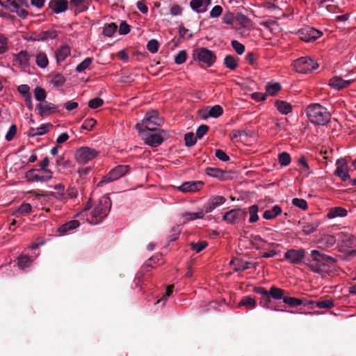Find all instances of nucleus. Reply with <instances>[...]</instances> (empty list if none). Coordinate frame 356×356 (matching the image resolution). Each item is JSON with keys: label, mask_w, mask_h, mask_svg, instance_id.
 Masks as SVG:
<instances>
[{"label": "nucleus", "mask_w": 356, "mask_h": 356, "mask_svg": "<svg viewBox=\"0 0 356 356\" xmlns=\"http://www.w3.org/2000/svg\"><path fill=\"white\" fill-rule=\"evenodd\" d=\"M111 207V201L109 197L105 195L99 198L90 212H88L90 208V202H88L80 215L83 216H86V221L89 223L97 225L102 222L108 215Z\"/></svg>", "instance_id": "1"}, {"label": "nucleus", "mask_w": 356, "mask_h": 356, "mask_svg": "<svg viewBox=\"0 0 356 356\" xmlns=\"http://www.w3.org/2000/svg\"><path fill=\"white\" fill-rule=\"evenodd\" d=\"M309 121L316 124L325 125L330 118V114L327 108L319 104H311L305 110Z\"/></svg>", "instance_id": "2"}, {"label": "nucleus", "mask_w": 356, "mask_h": 356, "mask_svg": "<svg viewBox=\"0 0 356 356\" xmlns=\"http://www.w3.org/2000/svg\"><path fill=\"white\" fill-rule=\"evenodd\" d=\"M162 124L163 119L159 117V113L155 110H152L147 112L142 122L136 124L135 127L140 133L145 132V130L154 131Z\"/></svg>", "instance_id": "3"}, {"label": "nucleus", "mask_w": 356, "mask_h": 356, "mask_svg": "<svg viewBox=\"0 0 356 356\" xmlns=\"http://www.w3.org/2000/svg\"><path fill=\"white\" fill-rule=\"evenodd\" d=\"M312 261L308 264L309 267L314 272L320 273L327 270V263L336 261V259L330 256L321 253L318 250H312Z\"/></svg>", "instance_id": "4"}, {"label": "nucleus", "mask_w": 356, "mask_h": 356, "mask_svg": "<svg viewBox=\"0 0 356 356\" xmlns=\"http://www.w3.org/2000/svg\"><path fill=\"white\" fill-rule=\"evenodd\" d=\"M0 4L9 11L16 13L23 19L28 15V12L22 8L24 6H27L26 0H0Z\"/></svg>", "instance_id": "5"}, {"label": "nucleus", "mask_w": 356, "mask_h": 356, "mask_svg": "<svg viewBox=\"0 0 356 356\" xmlns=\"http://www.w3.org/2000/svg\"><path fill=\"white\" fill-rule=\"evenodd\" d=\"M340 250L347 254L356 253V238L350 234L340 232L339 234Z\"/></svg>", "instance_id": "6"}, {"label": "nucleus", "mask_w": 356, "mask_h": 356, "mask_svg": "<svg viewBox=\"0 0 356 356\" xmlns=\"http://www.w3.org/2000/svg\"><path fill=\"white\" fill-rule=\"evenodd\" d=\"M293 66L297 72L306 74L316 70L318 65L315 60L305 56L294 60Z\"/></svg>", "instance_id": "7"}, {"label": "nucleus", "mask_w": 356, "mask_h": 356, "mask_svg": "<svg viewBox=\"0 0 356 356\" xmlns=\"http://www.w3.org/2000/svg\"><path fill=\"white\" fill-rule=\"evenodd\" d=\"M25 178L27 181L31 182H45L52 178V172L51 170L31 169L26 172Z\"/></svg>", "instance_id": "8"}, {"label": "nucleus", "mask_w": 356, "mask_h": 356, "mask_svg": "<svg viewBox=\"0 0 356 356\" xmlns=\"http://www.w3.org/2000/svg\"><path fill=\"white\" fill-rule=\"evenodd\" d=\"M130 170L129 165H120L113 168L103 179L101 180L98 186H102L104 183H108L115 181L121 177L125 175Z\"/></svg>", "instance_id": "9"}, {"label": "nucleus", "mask_w": 356, "mask_h": 356, "mask_svg": "<svg viewBox=\"0 0 356 356\" xmlns=\"http://www.w3.org/2000/svg\"><path fill=\"white\" fill-rule=\"evenodd\" d=\"M98 152L89 147H82L76 151L75 158L79 164L84 165L94 159Z\"/></svg>", "instance_id": "10"}, {"label": "nucleus", "mask_w": 356, "mask_h": 356, "mask_svg": "<svg viewBox=\"0 0 356 356\" xmlns=\"http://www.w3.org/2000/svg\"><path fill=\"white\" fill-rule=\"evenodd\" d=\"M194 55L200 62L206 64L208 67H211L216 60L214 52L204 47L195 49Z\"/></svg>", "instance_id": "11"}, {"label": "nucleus", "mask_w": 356, "mask_h": 356, "mask_svg": "<svg viewBox=\"0 0 356 356\" xmlns=\"http://www.w3.org/2000/svg\"><path fill=\"white\" fill-rule=\"evenodd\" d=\"M247 212L241 209H232L226 212L222 220L229 224H236L245 220Z\"/></svg>", "instance_id": "12"}, {"label": "nucleus", "mask_w": 356, "mask_h": 356, "mask_svg": "<svg viewBox=\"0 0 356 356\" xmlns=\"http://www.w3.org/2000/svg\"><path fill=\"white\" fill-rule=\"evenodd\" d=\"M164 133L165 131L163 130H161L158 132H147V134H145L143 139L145 144L150 147H158L163 141L162 134Z\"/></svg>", "instance_id": "13"}, {"label": "nucleus", "mask_w": 356, "mask_h": 356, "mask_svg": "<svg viewBox=\"0 0 356 356\" xmlns=\"http://www.w3.org/2000/svg\"><path fill=\"white\" fill-rule=\"evenodd\" d=\"M31 57L32 56L26 50H22L13 55V65L26 68L30 65Z\"/></svg>", "instance_id": "14"}, {"label": "nucleus", "mask_w": 356, "mask_h": 356, "mask_svg": "<svg viewBox=\"0 0 356 356\" xmlns=\"http://www.w3.org/2000/svg\"><path fill=\"white\" fill-rule=\"evenodd\" d=\"M298 34L300 39L306 42L315 41L321 35V33L320 31L311 27L302 29L299 31Z\"/></svg>", "instance_id": "15"}, {"label": "nucleus", "mask_w": 356, "mask_h": 356, "mask_svg": "<svg viewBox=\"0 0 356 356\" xmlns=\"http://www.w3.org/2000/svg\"><path fill=\"white\" fill-rule=\"evenodd\" d=\"M337 168L334 171V175L339 177L343 181L350 180L348 174V167L345 159H339L336 162Z\"/></svg>", "instance_id": "16"}, {"label": "nucleus", "mask_w": 356, "mask_h": 356, "mask_svg": "<svg viewBox=\"0 0 356 356\" xmlns=\"http://www.w3.org/2000/svg\"><path fill=\"white\" fill-rule=\"evenodd\" d=\"M36 110H38V114L41 117L44 118L57 112L58 106L52 103L44 102L36 106Z\"/></svg>", "instance_id": "17"}, {"label": "nucleus", "mask_w": 356, "mask_h": 356, "mask_svg": "<svg viewBox=\"0 0 356 356\" xmlns=\"http://www.w3.org/2000/svg\"><path fill=\"white\" fill-rule=\"evenodd\" d=\"M305 254L303 249H291L284 253V257L292 264H299Z\"/></svg>", "instance_id": "18"}, {"label": "nucleus", "mask_w": 356, "mask_h": 356, "mask_svg": "<svg viewBox=\"0 0 356 356\" xmlns=\"http://www.w3.org/2000/svg\"><path fill=\"white\" fill-rule=\"evenodd\" d=\"M203 185V182L200 181H186L179 186L178 190L183 193H193L201 190Z\"/></svg>", "instance_id": "19"}, {"label": "nucleus", "mask_w": 356, "mask_h": 356, "mask_svg": "<svg viewBox=\"0 0 356 356\" xmlns=\"http://www.w3.org/2000/svg\"><path fill=\"white\" fill-rule=\"evenodd\" d=\"M336 241L334 236L323 234L318 240V248L325 250H330L335 245Z\"/></svg>", "instance_id": "20"}, {"label": "nucleus", "mask_w": 356, "mask_h": 356, "mask_svg": "<svg viewBox=\"0 0 356 356\" xmlns=\"http://www.w3.org/2000/svg\"><path fill=\"white\" fill-rule=\"evenodd\" d=\"M211 3V0H191L190 6L192 10L197 13H204L207 12Z\"/></svg>", "instance_id": "21"}, {"label": "nucleus", "mask_w": 356, "mask_h": 356, "mask_svg": "<svg viewBox=\"0 0 356 356\" xmlns=\"http://www.w3.org/2000/svg\"><path fill=\"white\" fill-rule=\"evenodd\" d=\"M353 82V80L352 79L343 80L341 77L336 76L330 79L329 86L335 90H341L347 88Z\"/></svg>", "instance_id": "22"}, {"label": "nucleus", "mask_w": 356, "mask_h": 356, "mask_svg": "<svg viewBox=\"0 0 356 356\" xmlns=\"http://www.w3.org/2000/svg\"><path fill=\"white\" fill-rule=\"evenodd\" d=\"M225 202V198L222 196H215L211 197L204 205L205 213L211 212L217 207L222 204Z\"/></svg>", "instance_id": "23"}, {"label": "nucleus", "mask_w": 356, "mask_h": 356, "mask_svg": "<svg viewBox=\"0 0 356 356\" xmlns=\"http://www.w3.org/2000/svg\"><path fill=\"white\" fill-rule=\"evenodd\" d=\"M49 8L55 13H60L67 10L68 1L67 0H51L49 2Z\"/></svg>", "instance_id": "24"}, {"label": "nucleus", "mask_w": 356, "mask_h": 356, "mask_svg": "<svg viewBox=\"0 0 356 356\" xmlns=\"http://www.w3.org/2000/svg\"><path fill=\"white\" fill-rule=\"evenodd\" d=\"M71 54V49L68 45H62L55 51V58L57 63L63 62Z\"/></svg>", "instance_id": "25"}, {"label": "nucleus", "mask_w": 356, "mask_h": 356, "mask_svg": "<svg viewBox=\"0 0 356 356\" xmlns=\"http://www.w3.org/2000/svg\"><path fill=\"white\" fill-rule=\"evenodd\" d=\"M52 127V124L50 123L42 124L40 127L37 128H31L29 130L28 135L29 136H42L47 133H48L50 130V128Z\"/></svg>", "instance_id": "26"}, {"label": "nucleus", "mask_w": 356, "mask_h": 356, "mask_svg": "<svg viewBox=\"0 0 356 356\" xmlns=\"http://www.w3.org/2000/svg\"><path fill=\"white\" fill-rule=\"evenodd\" d=\"M348 215L347 210L341 207H335L330 208L327 213V218L328 219H332L337 217L343 218Z\"/></svg>", "instance_id": "27"}, {"label": "nucleus", "mask_w": 356, "mask_h": 356, "mask_svg": "<svg viewBox=\"0 0 356 356\" xmlns=\"http://www.w3.org/2000/svg\"><path fill=\"white\" fill-rule=\"evenodd\" d=\"M223 113V109L220 105H215L211 107H207L204 111V118H207L209 117L211 118H218Z\"/></svg>", "instance_id": "28"}, {"label": "nucleus", "mask_w": 356, "mask_h": 356, "mask_svg": "<svg viewBox=\"0 0 356 356\" xmlns=\"http://www.w3.org/2000/svg\"><path fill=\"white\" fill-rule=\"evenodd\" d=\"M205 210H200L197 212H186L181 214L184 222L195 220L197 219H202L205 215Z\"/></svg>", "instance_id": "29"}, {"label": "nucleus", "mask_w": 356, "mask_h": 356, "mask_svg": "<svg viewBox=\"0 0 356 356\" xmlns=\"http://www.w3.org/2000/svg\"><path fill=\"white\" fill-rule=\"evenodd\" d=\"M282 212V208L279 205H275L271 209L265 211L263 217L266 220H272L280 216Z\"/></svg>", "instance_id": "30"}, {"label": "nucleus", "mask_w": 356, "mask_h": 356, "mask_svg": "<svg viewBox=\"0 0 356 356\" xmlns=\"http://www.w3.org/2000/svg\"><path fill=\"white\" fill-rule=\"evenodd\" d=\"M318 227L317 222H304L302 223L301 230L304 235H309L316 232Z\"/></svg>", "instance_id": "31"}, {"label": "nucleus", "mask_w": 356, "mask_h": 356, "mask_svg": "<svg viewBox=\"0 0 356 356\" xmlns=\"http://www.w3.org/2000/svg\"><path fill=\"white\" fill-rule=\"evenodd\" d=\"M275 106H276L277 109L278 110V111L283 115H287L292 111L291 105L285 101H282V100L276 101Z\"/></svg>", "instance_id": "32"}, {"label": "nucleus", "mask_w": 356, "mask_h": 356, "mask_svg": "<svg viewBox=\"0 0 356 356\" xmlns=\"http://www.w3.org/2000/svg\"><path fill=\"white\" fill-rule=\"evenodd\" d=\"M36 65L44 69L49 65V59L47 55L44 52H40L35 56Z\"/></svg>", "instance_id": "33"}, {"label": "nucleus", "mask_w": 356, "mask_h": 356, "mask_svg": "<svg viewBox=\"0 0 356 356\" xmlns=\"http://www.w3.org/2000/svg\"><path fill=\"white\" fill-rule=\"evenodd\" d=\"M55 190L51 195L58 200H65V187L63 184H58L54 186Z\"/></svg>", "instance_id": "34"}, {"label": "nucleus", "mask_w": 356, "mask_h": 356, "mask_svg": "<svg viewBox=\"0 0 356 356\" xmlns=\"http://www.w3.org/2000/svg\"><path fill=\"white\" fill-rule=\"evenodd\" d=\"M40 40L41 41H47L49 40H53L57 38L58 33L57 31L54 29H49L47 31H43L39 33Z\"/></svg>", "instance_id": "35"}, {"label": "nucleus", "mask_w": 356, "mask_h": 356, "mask_svg": "<svg viewBox=\"0 0 356 356\" xmlns=\"http://www.w3.org/2000/svg\"><path fill=\"white\" fill-rule=\"evenodd\" d=\"M118 26L115 23L105 24L103 27V34L106 36L111 38L116 33Z\"/></svg>", "instance_id": "36"}, {"label": "nucleus", "mask_w": 356, "mask_h": 356, "mask_svg": "<svg viewBox=\"0 0 356 356\" xmlns=\"http://www.w3.org/2000/svg\"><path fill=\"white\" fill-rule=\"evenodd\" d=\"M258 212H259V207L257 205H252L250 206L249 208H248V213H249V222L250 223H254V222H256L257 221H258L259 220V216H258Z\"/></svg>", "instance_id": "37"}, {"label": "nucleus", "mask_w": 356, "mask_h": 356, "mask_svg": "<svg viewBox=\"0 0 356 356\" xmlns=\"http://www.w3.org/2000/svg\"><path fill=\"white\" fill-rule=\"evenodd\" d=\"M65 76L60 74V73H56L52 76V79L51 81V83L56 88L63 86L64 83H65Z\"/></svg>", "instance_id": "38"}, {"label": "nucleus", "mask_w": 356, "mask_h": 356, "mask_svg": "<svg viewBox=\"0 0 356 356\" xmlns=\"http://www.w3.org/2000/svg\"><path fill=\"white\" fill-rule=\"evenodd\" d=\"M240 304L245 307L247 309H252L256 307L257 302L255 299L250 296H245L241 300Z\"/></svg>", "instance_id": "39"}, {"label": "nucleus", "mask_w": 356, "mask_h": 356, "mask_svg": "<svg viewBox=\"0 0 356 356\" xmlns=\"http://www.w3.org/2000/svg\"><path fill=\"white\" fill-rule=\"evenodd\" d=\"M277 159L282 166H287L291 161L290 154L286 152L280 153L277 156Z\"/></svg>", "instance_id": "40"}, {"label": "nucleus", "mask_w": 356, "mask_h": 356, "mask_svg": "<svg viewBox=\"0 0 356 356\" xmlns=\"http://www.w3.org/2000/svg\"><path fill=\"white\" fill-rule=\"evenodd\" d=\"M224 63L227 68L232 70H235L238 67V60L230 55L225 56Z\"/></svg>", "instance_id": "41"}, {"label": "nucleus", "mask_w": 356, "mask_h": 356, "mask_svg": "<svg viewBox=\"0 0 356 356\" xmlns=\"http://www.w3.org/2000/svg\"><path fill=\"white\" fill-rule=\"evenodd\" d=\"M284 292L282 289L276 286H272L269 291V296L275 300L284 298Z\"/></svg>", "instance_id": "42"}, {"label": "nucleus", "mask_w": 356, "mask_h": 356, "mask_svg": "<svg viewBox=\"0 0 356 356\" xmlns=\"http://www.w3.org/2000/svg\"><path fill=\"white\" fill-rule=\"evenodd\" d=\"M308 304H315L318 308L330 309L334 307V302L332 300H325L321 301H311Z\"/></svg>", "instance_id": "43"}, {"label": "nucleus", "mask_w": 356, "mask_h": 356, "mask_svg": "<svg viewBox=\"0 0 356 356\" xmlns=\"http://www.w3.org/2000/svg\"><path fill=\"white\" fill-rule=\"evenodd\" d=\"M32 261L33 259L27 255H21L18 257V266L22 269L29 266Z\"/></svg>", "instance_id": "44"}, {"label": "nucleus", "mask_w": 356, "mask_h": 356, "mask_svg": "<svg viewBox=\"0 0 356 356\" xmlns=\"http://www.w3.org/2000/svg\"><path fill=\"white\" fill-rule=\"evenodd\" d=\"M34 97L37 101L43 102L46 99L47 92L41 87H36L34 90Z\"/></svg>", "instance_id": "45"}, {"label": "nucleus", "mask_w": 356, "mask_h": 356, "mask_svg": "<svg viewBox=\"0 0 356 356\" xmlns=\"http://www.w3.org/2000/svg\"><path fill=\"white\" fill-rule=\"evenodd\" d=\"M280 89H281V86L277 83L268 84L266 87V93L271 96L275 95L280 91Z\"/></svg>", "instance_id": "46"}, {"label": "nucleus", "mask_w": 356, "mask_h": 356, "mask_svg": "<svg viewBox=\"0 0 356 356\" xmlns=\"http://www.w3.org/2000/svg\"><path fill=\"white\" fill-rule=\"evenodd\" d=\"M92 58H86L81 63H80L76 67V71L77 72H82L85 70H86L92 63Z\"/></svg>", "instance_id": "47"}, {"label": "nucleus", "mask_w": 356, "mask_h": 356, "mask_svg": "<svg viewBox=\"0 0 356 356\" xmlns=\"http://www.w3.org/2000/svg\"><path fill=\"white\" fill-rule=\"evenodd\" d=\"M283 302L291 307L300 306L303 303L302 300L293 297H285Z\"/></svg>", "instance_id": "48"}, {"label": "nucleus", "mask_w": 356, "mask_h": 356, "mask_svg": "<svg viewBox=\"0 0 356 356\" xmlns=\"http://www.w3.org/2000/svg\"><path fill=\"white\" fill-rule=\"evenodd\" d=\"M32 211V207L29 203H23L21 204L16 211V215L17 213L25 215L30 213Z\"/></svg>", "instance_id": "49"}, {"label": "nucleus", "mask_w": 356, "mask_h": 356, "mask_svg": "<svg viewBox=\"0 0 356 356\" xmlns=\"http://www.w3.org/2000/svg\"><path fill=\"white\" fill-rule=\"evenodd\" d=\"M292 204L302 210H306L308 207L307 201L302 198H293L292 200Z\"/></svg>", "instance_id": "50"}, {"label": "nucleus", "mask_w": 356, "mask_h": 356, "mask_svg": "<svg viewBox=\"0 0 356 356\" xmlns=\"http://www.w3.org/2000/svg\"><path fill=\"white\" fill-rule=\"evenodd\" d=\"M234 264H237L238 266L236 268V271H243L250 268L251 264L239 259L232 261Z\"/></svg>", "instance_id": "51"}, {"label": "nucleus", "mask_w": 356, "mask_h": 356, "mask_svg": "<svg viewBox=\"0 0 356 356\" xmlns=\"http://www.w3.org/2000/svg\"><path fill=\"white\" fill-rule=\"evenodd\" d=\"M17 127L15 124H12L10 127H9V129L8 131H7L6 136H5V139L7 140V141H11L13 140V138H15L16 134H17Z\"/></svg>", "instance_id": "52"}, {"label": "nucleus", "mask_w": 356, "mask_h": 356, "mask_svg": "<svg viewBox=\"0 0 356 356\" xmlns=\"http://www.w3.org/2000/svg\"><path fill=\"white\" fill-rule=\"evenodd\" d=\"M8 49V38L0 33V54H3Z\"/></svg>", "instance_id": "53"}, {"label": "nucleus", "mask_w": 356, "mask_h": 356, "mask_svg": "<svg viewBox=\"0 0 356 356\" xmlns=\"http://www.w3.org/2000/svg\"><path fill=\"white\" fill-rule=\"evenodd\" d=\"M187 58V54L185 50L180 51L175 57L176 64L181 65L184 63Z\"/></svg>", "instance_id": "54"}, {"label": "nucleus", "mask_w": 356, "mask_h": 356, "mask_svg": "<svg viewBox=\"0 0 356 356\" xmlns=\"http://www.w3.org/2000/svg\"><path fill=\"white\" fill-rule=\"evenodd\" d=\"M232 46L234 51L239 55L243 54L245 51V46L237 40H232Z\"/></svg>", "instance_id": "55"}, {"label": "nucleus", "mask_w": 356, "mask_h": 356, "mask_svg": "<svg viewBox=\"0 0 356 356\" xmlns=\"http://www.w3.org/2000/svg\"><path fill=\"white\" fill-rule=\"evenodd\" d=\"M184 140L186 145L188 147L193 146L196 143V138L192 132L185 134Z\"/></svg>", "instance_id": "56"}, {"label": "nucleus", "mask_w": 356, "mask_h": 356, "mask_svg": "<svg viewBox=\"0 0 356 356\" xmlns=\"http://www.w3.org/2000/svg\"><path fill=\"white\" fill-rule=\"evenodd\" d=\"M103 104L104 100L102 99L96 97L89 101L88 106L92 109H95L102 106Z\"/></svg>", "instance_id": "57"}, {"label": "nucleus", "mask_w": 356, "mask_h": 356, "mask_svg": "<svg viewBox=\"0 0 356 356\" xmlns=\"http://www.w3.org/2000/svg\"><path fill=\"white\" fill-rule=\"evenodd\" d=\"M147 49L151 53H156L159 50V42L156 40H151L147 44Z\"/></svg>", "instance_id": "58"}, {"label": "nucleus", "mask_w": 356, "mask_h": 356, "mask_svg": "<svg viewBox=\"0 0 356 356\" xmlns=\"http://www.w3.org/2000/svg\"><path fill=\"white\" fill-rule=\"evenodd\" d=\"M96 123L97 122L95 119L88 118L83 122L81 127L86 130L90 131L95 127Z\"/></svg>", "instance_id": "59"}, {"label": "nucleus", "mask_w": 356, "mask_h": 356, "mask_svg": "<svg viewBox=\"0 0 356 356\" xmlns=\"http://www.w3.org/2000/svg\"><path fill=\"white\" fill-rule=\"evenodd\" d=\"M208 243L206 241H200L196 243L191 244V248L193 250L195 251L197 253L200 252L203 250L207 246Z\"/></svg>", "instance_id": "60"}, {"label": "nucleus", "mask_w": 356, "mask_h": 356, "mask_svg": "<svg viewBox=\"0 0 356 356\" xmlns=\"http://www.w3.org/2000/svg\"><path fill=\"white\" fill-rule=\"evenodd\" d=\"M252 243L257 248H263L266 243L260 236H254L252 238Z\"/></svg>", "instance_id": "61"}, {"label": "nucleus", "mask_w": 356, "mask_h": 356, "mask_svg": "<svg viewBox=\"0 0 356 356\" xmlns=\"http://www.w3.org/2000/svg\"><path fill=\"white\" fill-rule=\"evenodd\" d=\"M206 173L207 175L213 177H219L222 175V170L218 168H207L206 169Z\"/></svg>", "instance_id": "62"}, {"label": "nucleus", "mask_w": 356, "mask_h": 356, "mask_svg": "<svg viewBox=\"0 0 356 356\" xmlns=\"http://www.w3.org/2000/svg\"><path fill=\"white\" fill-rule=\"evenodd\" d=\"M222 13V8L220 6H215L210 11L209 16L211 18H216L221 15Z\"/></svg>", "instance_id": "63"}, {"label": "nucleus", "mask_w": 356, "mask_h": 356, "mask_svg": "<svg viewBox=\"0 0 356 356\" xmlns=\"http://www.w3.org/2000/svg\"><path fill=\"white\" fill-rule=\"evenodd\" d=\"M118 31L120 35H126L130 32V26L125 21H122L120 24Z\"/></svg>", "instance_id": "64"}]
</instances>
